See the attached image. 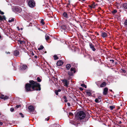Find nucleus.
Instances as JSON below:
<instances>
[{"label":"nucleus","mask_w":127,"mask_h":127,"mask_svg":"<svg viewBox=\"0 0 127 127\" xmlns=\"http://www.w3.org/2000/svg\"><path fill=\"white\" fill-rule=\"evenodd\" d=\"M75 116L76 119L78 120H81L85 117V113L83 111L78 112L76 113H75Z\"/></svg>","instance_id":"nucleus-1"},{"label":"nucleus","mask_w":127,"mask_h":127,"mask_svg":"<svg viewBox=\"0 0 127 127\" xmlns=\"http://www.w3.org/2000/svg\"><path fill=\"white\" fill-rule=\"evenodd\" d=\"M32 80V89L33 91H40L41 90V85L39 83L36 81Z\"/></svg>","instance_id":"nucleus-2"},{"label":"nucleus","mask_w":127,"mask_h":127,"mask_svg":"<svg viewBox=\"0 0 127 127\" xmlns=\"http://www.w3.org/2000/svg\"><path fill=\"white\" fill-rule=\"evenodd\" d=\"M32 80H30L29 81V83H27L26 84L25 86V89L27 92H32L33 91L32 89Z\"/></svg>","instance_id":"nucleus-3"},{"label":"nucleus","mask_w":127,"mask_h":127,"mask_svg":"<svg viewBox=\"0 0 127 127\" xmlns=\"http://www.w3.org/2000/svg\"><path fill=\"white\" fill-rule=\"evenodd\" d=\"M28 3L29 6L31 8H33L35 6V3L33 0H29Z\"/></svg>","instance_id":"nucleus-4"},{"label":"nucleus","mask_w":127,"mask_h":127,"mask_svg":"<svg viewBox=\"0 0 127 127\" xmlns=\"http://www.w3.org/2000/svg\"><path fill=\"white\" fill-rule=\"evenodd\" d=\"M14 10L15 12H16L19 13L21 12L22 11V9L19 6H15L14 8Z\"/></svg>","instance_id":"nucleus-5"},{"label":"nucleus","mask_w":127,"mask_h":127,"mask_svg":"<svg viewBox=\"0 0 127 127\" xmlns=\"http://www.w3.org/2000/svg\"><path fill=\"white\" fill-rule=\"evenodd\" d=\"M89 46L90 48L92 49L93 51H95L96 50V49L95 48V47L93 44L91 43L90 42L89 43Z\"/></svg>","instance_id":"nucleus-6"},{"label":"nucleus","mask_w":127,"mask_h":127,"mask_svg":"<svg viewBox=\"0 0 127 127\" xmlns=\"http://www.w3.org/2000/svg\"><path fill=\"white\" fill-rule=\"evenodd\" d=\"M62 81L63 83L64 84V86L65 87H67L69 83L67 82V80L66 79H64L62 80Z\"/></svg>","instance_id":"nucleus-7"},{"label":"nucleus","mask_w":127,"mask_h":127,"mask_svg":"<svg viewBox=\"0 0 127 127\" xmlns=\"http://www.w3.org/2000/svg\"><path fill=\"white\" fill-rule=\"evenodd\" d=\"M63 64V62L62 60L59 61L57 63V65L58 66H60L62 65Z\"/></svg>","instance_id":"nucleus-8"},{"label":"nucleus","mask_w":127,"mask_h":127,"mask_svg":"<svg viewBox=\"0 0 127 127\" xmlns=\"http://www.w3.org/2000/svg\"><path fill=\"white\" fill-rule=\"evenodd\" d=\"M108 89L107 87H105L103 90V94L104 95H107V92L108 91Z\"/></svg>","instance_id":"nucleus-9"},{"label":"nucleus","mask_w":127,"mask_h":127,"mask_svg":"<svg viewBox=\"0 0 127 127\" xmlns=\"http://www.w3.org/2000/svg\"><path fill=\"white\" fill-rule=\"evenodd\" d=\"M28 109L30 112L33 111L34 110V108L33 106L32 105H30L29 106Z\"/></svg>","instance_id":"nucleus-10"},{"label":"nucleus","mask_w":127,"mask_h":127,"mask_svg":"<svg viewBox=\"0 0 127 127\" xmlns=\"http://www.w3.org/2000/svg\"><path fill=\"white\" fill-rule=\"evenodd\" d=\"M63 16V17L66 19L68 18V15L67 13L66 12H64L62 14Z\"/></svg>","instance_id":"nucleus-11"},{"label":"nucleus","mask_w":127,"mask_h":127,"mask_svg":"<svg viewBox=\"0 0 127 127\" xmlns=\"http://www.w3.org/2000/svg\"><path fill=\"white\" fill-rule=\"evenodd\" d=\"M106 85V83L105 82H103L101 83L100 85V87L102 88L103 87H105Z\"/></svg>","instance_id":"nucleus-12"},{"label":"nucleus","mask_w":127,"mask_h":127,"mask_svg":"<svg viewBox=\"0 0 127 127\" xmlns=\"http://www.w3.org/2000/svg\"><path fill=\"white\" fill-rule=\"evenodd\" d=\"M101 36L103 37L104 38L107 36V34L106 32H104L101 33Z\"/></svg>","instance_id":"nucleus-13"},{"label":"nucleus","mask_w":127,"mask_h":127,"mask_svg":"<svg viewBox=\"0 0 127 127\" xmlns=\"http://www.w3.org/2000/svg\"><path fill=\"white\" fill-rule=\"evenodd\" d=\"M27 68V66L26 65H23L22 67H20L21 70H24Z\"/></svg>","instance_id":"nucleus-14"},{"label":"nucleus","mask_w":127,"mask_h":127,"mask_svg":"<svg viewBox=\"0 0 127 127\" xmlns=\"http://www.w3.org/2000/svg\"><path fill=\"white\" fill-rule=\"evenodd\" d=\"M14 56H17L19 55V52L18 51L16 50L14 51Z\"/></svg>","instance_id":"nucleus-15"},{"label":"nucleus","mask_w":127,"mask_h":127,"mask_svg":"<svg viewBox=\"0 0 127 127\" xmlns=\"http://www.w3.org/2000/svg\"><path fill=\"white\" fill-rule=\"evenodd\" d=\"M101 81H99L96 82L95 83L98 87H100V84H101Z\"/></svg>","instance_id":"nucleus-16"},{"label":"nucleus","mask_w":127,"mask_h":127,"mask_svg":"<svg viewBox=\"0 0 127 127\" xmlns=\"http://www.w3.org/2000/svg\"><path fill=\"white\" fill-rule=\"evenodd\" d=\"M6 20V18L4 16H3V17H2L0 15V22H1L3 20Z\"/></svg>","instance_id":"nucleus-17"},{"label":"nucleus","mask_w":127,"mask_h":127,"mask_svg":"<svg viewBox=\"0 0 127 127\" xmlns=\"http://www.w3.org/2000/svg\"><path fill=\"white\" fill-rule=\"evenodd\" d=\"M61 90L60 89H59L58 90H56L55 91V93L57 95H58V92H60L61 91Z\"/></svg>","instance_id":"nucleus-18"},{"label":"nucleus","mask_w":127,"mask_h":127,"mask_svg":"<svg viewBox=\"0 0 127 127\" xmlns=\"http://www.w3.org/2000/svg\"><path fill=\"white\" fill-rule=\"evenodd\" d=\"M61 28L62 30H65L66 29V27L65 25H63L61 26Z\"/></svg>","instance_id":"nucleus-19"},{"label":"nucleus","mask_w":127,"mask_h":127,"mask_svg":"<svg viewBox=\"0 0 127 127\" xmlns=\"http://www.w3.org/2000/svg\"><path fill=\"white\" fill-rule=\"evenodd\" d=\"M122 6L124 9H127V3H123Z\"/></svg>","instance_id":"nucleus-20"},{"label":"nucleus","mask_w":127,"mask_h":127,"mask_svg":"<svg viewBox=\"0 0 127 127\" xmlns=\"http://www.w3.org/2000/svg\"><path fill=\"white\" fill-rule=\"evenodd\" d=\"M71 67V65L69 64H67L66 65V67L67 70H69Z\"/></svg>","instance_id":"nucleus-21"},{"label":"nucleus","mask_w":127,"mask_h":127,"mask_svg":"<svg viewBox=\"0 0 127 127\" xmlns=\"http://www.w3.org/2000/svg\"><path fill=\"white\" fill-rule=\"evenodd\" d=\"M18 41L19 44H23L25 43V42L24 41H21L20 40H18Z\"/></svg>","instance_id":"nucleus-22"},{"label":"nucleus","mask_w":127,"mask_h":127,"mask_svg":"<svg viewBox=\"0 0 127 127\" xmlns=\"http://www.w3.org/2000/svg\"><path fill=\"white\" fill-rule=\"evenodd\" d=\"M45 38L47 41H48V40H49L50 39V37L48 35L46 34L45 35Z\"/></svg>","instance_id":"nucleus-23"},{"label":"nucleus","mask_w":127,"mask_h":127,"mask_svg":"<svg viewBox=\"0 0 127 127\" xmlns=\"http://www.w3.org/2000/svg\"><path fill=\"white\" fill-rule=\"evenodd\" d=\"M86 93L89 96H91L92 95V93L91 92L86 91Z\"/></svg>","instance_id":"nucleus-24"},{"label":"nucleus","mask_w":127,"mask_h":127,"mask_svg":"<svg viewBox=\"0 0 127 127\" xmlns=\"http://www.w3.org/2000/svg\"><path fill=\"white\" fill-rule=\"evenodd\" d=\"M70 71H73V73H75L76 72V71L75 69V68L71 67L70 69Z\"/></svg>","instance_id":"nucleus-25"},{"label":"nucleus","mask_w":127,"mask_h":127,"mask_svg":"<svg viewBox=\"0 0 127 127\" xmlns=\"http://www.w3.org/2000/svg\"><path fill=\"white\" fill-rule=\"evenodd\" d=\"M68 74L69 76H72L73 75V73L71 71H69L68 72Z\"/></svg>","instance_id":"nucleus-26"},{"label":"nucleus","mask_w":127,"mask_h":127,"mask_svg":"<svg viewBox=\"0 0 127 127\" xmlns=\"http://www.w3.org/2000/svg\"><path fill=\"white\" fill-rule=\"evenodd\" d=\"M36 80L38 82H41L42 80L39 77H38L37 78Z\"/></svg>","instance_id":"nucleus-27"},{"label":"nucleus","mask_w":127,"mask_h":127,"mask_svg":"<svg viewBox=\"0 0 127 127\" xmlns=\"http://www.w3.org/2000/svg\"><path fill=\"white\" fill-rule=\"evenodd\" d=\"M43 46L42 45H41L40 46V47L38 48V49L39 50H40L43 49Z\"/></svg>","instance_id":"nucleus-28"},{"label":"nucleus","mask_w":127,"mask_h":127,"mask_svg":"<svg viewBox=\"0 0 127 127\" xmlns=\"http://www.w3.org/2000/svg\"><path fill=\"white\" fill-rule=\"evenodd\" d=\"M115 108V106H111L109 107V108L111 110H113V109H114Z\"/></svg>","instance_id":"nucleus-29"},{"label":"nucleus","mask_w":127,"mask_h":127,"mask_svg":"<svg viewBox=\"0 0 127 127\" xmlns=\"http://www.w3.org/2000/svg\"><path fill=\"white\" fill-rule=\"evenodd\" d=\"M53 57L55 60H58L59 59V57H58L56 55H54L53 56Z\"/></svg>","instance_id":"nucleus-30"},{"label":"nucleus","mask_w":127,"mask_h":127,"mask_svg":"<svg viewBox=\"0 0 127 127\" xmlns=\"http://www.w3.org/2000/svg\"><path fill=\"white\" fill-rule=\"evenodd\" d=\"M95 102H96V103H99V102H101V100H100V101H99L98 100V99H97V98H96L95 100Z\"/></svg>","instance_id":"nucleus-31"},{"label":"nucleus","mask_w":127,"mask_h":127,"mask_svg":"<svg viewBox=\"0 0 127 127\" xmlns=\"http://www.w3.org/2000/svg\"><path fill=\"white\" fill-rule=\"evenodd\" d=\"M92 7L93 8H94L96 6V5H95V3L94 2H93V4L92 5Z\"/></svg>","instance_id":"nucleus-32"},{"label":"nucleus","mask_w":127,"mask_h":127,"mask_svg":"<svg viewBox=\"0 0 127 127\" xmlns=\"http://www.w3.org/2000/svg\"><path fill=\"white\" fill-rule=\"evenodd\" d=\"M14 19L13 18H12L11 20L9 19V20L8 22L9 23H11L12 22H13L14 21Z\"/></svg>","instance_id":"nucleus-33"},{"label":"nucleus","mask_w":127,"mask_h":127,"mask_svg":"<svg viewBox=\"0 0 127 127\" xmlns=\"http://www.w3.org/2000/svg\"><path fill=\"white\" fill-rule=\"evenodd\" d=\"M117 10L116 9H114L113 10L112 12L113 14H115L117 12Z\"/></svg>","instance_id":"nucleus-34"},{"label":"nucleus","mask_w":127,"mask_h":127,"mask_svg":"<svg viewBox=\"0 0 127 127\" xmlns=\"http://www.w3.org/2000/svg\"><path fill=\"white\" fill-rule=\"evenodd\" d=\"M124 24L125 26H127V19L125 20Z\"/></svg>","instance_id":"nucleus-35"},{"label":"nucleus","mask_w":127,"mask_h":127,"mask_svg":"<svg viewBox=\"0 0 127 127\" xmlns=\"http://www.w3.org/2000/svg\"><path fill=\"white\" fill-rule=\"evenodd\" d=\"M40 23H41L43 25L45 24L44 22V20L43 19H42L41 20Z\"/></svg>","instance_id":"nucleus-36"},{"label":"nucleus","mask_w":127,"mask_h":127,"mask_svg":"<svg viewBox=\"0 0 127 127\" xmlns=\"http://www.w3.org/2000/svg\"><path fill=\"white\" fill-rule=\"evenodd\" d=\"M9 98V97L7 96H4V98L3 99L5 100L6 99H8Z\"/></svg>","instance_id":"nucleus-37"},{"label":"nucleus","mask_w":127,"mask_h":127,"mask_svg":"<svg viewBox=\"0 0 127 127\" xmlns=\"http://www.w3.org/2000/svg\"><path fill=\"white\" fill-rule=\"evenodd\" d=\"M19 115L21 116V117L22 118H24V116L23 115V114L22 113H20Z\"/></svg>","instance_id":"nucleus-38"},{"label":"nucleus","mask_w":127,"mask_h":127,"mask_svg":"<svg viewBox=\"0 0 127 127\" xmlns=\"http://www.w3.org/2000/svg\"><path fill=\"white\" fill-rule=\"evenodd\" d=\"M14 109L13 107H11L10 108V111L11 112H13L14 111Z\"/></svg>","instance_id":"nucleus-39"},{"label":"nucleus","mask_w":127,"mask_h":127,"mask_svg":"<svg viewBox=\"0 0 127 127\" xmlns=\"http://www.w3.org/2000/svg\"><path fill=\"white\" fill-rule=\"evenodd\" d=\"M4 97V95H1V96H0V97L2 99H3Z\"/></svg>","instance_id":"nucleus-40"},{"label":"nucleus","mask_w":127,"mask_h":127,"mask_svg":"<svg viewBox=\"0 0 127 127\" xmlns=\"http://www.w3.org/2000/svg\"><path fill=\"white\" fill-rule=\"evenodd\" d=\"M69 115L70 116H73V114L71 112H70L69 113Z\"/></svg>","instance_id":"nucleus-41"},{"label":"nucleus","mask_w":127,"mask_h":127,"mask_svg":"<svg viewBox=\"0 0 127 127\" xmlns=\"http://www.w3.org/2000/svg\"><path fill=\"white\" fill-rule=\"evenodd\" d=\"M0 14L1 15H3L4 14V13L0 10Z\"/></svg>","instance_id":"nucleus-42"},{"label":"nucleus","mask_w":127,"mask_h":127,"mask_svg":"<svg viewBox=\"0 0 127 127\" xmlns=\"http://www.w3.org/2000/svg\"><path fill=\"white\" fill-rule=\"evenodd\" d=\"M110 61L112 62V63L114 64V60H110Z\"/></svg>","instance_id":"nucleus-43"},{"label":"nucleus","mask_w":127,"mask_h":127,"mask_svg":"<svg viewBox=\"0 0 127 127\" xmlns=\"http://www.w3.org/2000/svg\"><path fill=\"white\" fill-rule=\"evenodd\" d=\"M21 106V105H17L16 106V107L17 108H19V107H20Z\"/></svg>","instance_id":"nucleus-44"},{"label":"nucleus","mask_w":127,"mask_h":127,"mask_svg":"<svg viewBox=\"0 0 127 127\" xmlns=\"http://www.w3.org/2000/svg\"><path fill=\"white\" fill-rule=\"evenodd\" d=\"M101 96H99L98 97V98H97V99H99V100H101Z\"/></svg>","instance_id":"nucleus-45"},{"label":"nucleus","mask_w":127,"mask_h":127,"mask_svg":"<svg viewBox=\"0 0 127 127\" xmlns=\"http://www.w3.org/2000/svg\"><path fill=\"white\" fill-rule=\"evenodd\" d=\"M79 89L81 91H82L83 90V89L82 88V87H80L79 88Z\"/></svg>","instance_id":"nucleus-46"},{"label":"nucleus","mask_w":127,"mask_h":127,"mask_svg":"<svg viewBox=\"0 0 127 127\" xmlns=\"http://www.w3.org/2000/svg\"><path fill=\"white\" fill-rule=\"evenodd\" d=\"M63 98L64 99V100L66 99H67V98H66V96H63Z\"/></svg>","instance_id":"nucleus-47"},{"label":"nucleus","mask_w":127,"mask_h":127,"mask_svg":"<svg viewBox=\"0 0 127 127\" xmlns=\"http://www.w3.org/2000/svg\"><path fill=\"white\" fill-rule=\"evenodd\" d=\"M67 105L69 107L70 106V104L68 102L67 103Z\"/></svg>","instance_id":"nucleus-48"},{"label":"nucleus","mask_w":127,"mask_h":127,"mask_svg":"<svg viewBox=\"0 0 127 127\" xmlns=\"http://www.w3.org/2000/svg\"><path fill=\"white\" fill-rule=\"evenodd\" d=\"M122 71L124 73H126V71L124 69H122Z\"/></svg>","instance_id":"nucleus-49"},{"label":"nucleus","mask_w":127,"mask_h":127,"mask_svg":"<svg viewBox=\"0 0 127 127\" xmlns=\"http://www.w3.org/2000/svg\"><path fill=\"white\" fill-rule=\"evenodd\" d=\"M85 85L84 84H81V86L84 87V86Z\"/></svg>","instance_id":"nucleus-50"},{"label":"nucleus","mask_w":127,"mask_h":127,"mask_svg":"<svg viewBox=\"0 0 127 127\" xmlns=\"http://www.w3.org/2000/svg\"><path fill=\"white\" fill-rule=\"evenodd\" d=\"M71 77L69 76L68 77L67 79H68L69 80L70 79H71Z\"/></svg>","instance_id":"nucleus-51"},{"label":"nucleus","mask_w":127,"mask_h":127,"mask_svg":"<svg viewBox=\"0 0 127 127\" xmlns=\"http://www.w3.org/2000/svg\"><path fill=\"white\" fill-rule=\"evenodd\" d=\"M30 53L32 55V56H34V53L32 51V52H31Z\"/></svg>","instance_id":"nucleus-52"},{"label":"nucleus","mask_w":127,"mask_h":127,"mask_svg":"<svg viewBox=\"0 0 127 127\" xmlns=\"http://www.w3.org/2000/svg\"><path fill=\"white\" fill-rule=\"evenodd\" d=\"M50 119V118L49 117H48V118H47H47H46L45 119V120H47V121H48Z\"/></svg>","instance_id":"nucleus-53"},{"label":"nucleus","mask_w":127,"mask_h":127,"mask_svg":"<svg viewBox=\"0 0 127 127\" xmlns=\"http://www.w3.org/2000/svg\"><path fill=\"white\" fill-rule=\"evenodd\" d=\"M72 64L73 65V66H75L76 67V66H77V64H76L74 63L73 64L72 63Z\"/></svg>","instance_id":"nucleus-54"},{"label":"nucleus","mask_w":127,"mask_h":127,"mask_svg":"<svg viewBox=\"0 0 127 127\" xmlns=\"http://www.w3.org/2000/svg\"><path fill=\"white\" fill-rule=\"evenodd\" d=\"M89 7L90 8H93V7H92V5H89Z\"/></svg>","instance_id":"nucleus-55"},{"label":"nucleus","mask_w":127,"mask_h":127,"mask_svg":"<svg viewBox=\"0 0 127 127\" xmlns=\"http://www.w3.org/2000/svg\"><path fill=\"white\" fill-rule=\"evenodd\" d=\"M122 123V122L121 121H120L118 123L119 124H121Z\"/></svg>","instance_id":"nucleus-56"},{"label":"nucleus","mask_w":127,"mask_h":127,"mask_svg":"<svg viewBox=\"0 0 127 127\" xmlns=\"http://www.w3.org/2000/svg\"><path fill=\"white\" fill-rule=\"evenodd\" d=\"M67 100L66 99L64 100V101L65 102H66L67 101Z\"/></svg>","instance_id":"nucleus-57"},{"label":"nucleus","mask_w":127,"mask_h":127,"mask_svg":"<svg viewBox=\"0 0 127 127\" xmlns=\"http://www.w3.org/2000/svg\"><path fill=\"white\" fill-rule=\"evenodd\" d=\"M109 91H110L113 93H114V92L112 91V90L110 89L109 90Z\"/></svg>","instance_id":"nucleus-58"},{"label":"nucleus","mask_w":127,"mask_h":127,"mask_svg":"<svg viewBox=\"0 0 127 127\" xmlns=\"http://www.w3.org/2000/svg\"><path fill=\"white\" fill-rule=\"evenodd\" d=\"M17 28L18 29V30H20V29L19 28V27L18 26H17Z\"/></svg>","instance_id":"nucleus-59"},{"label":"nucleus","mask_w":127,"mask_h":127,"mask_svg":"<svg viewBox=\"0 0 127 127\" xmlns=\"http://www.w3.org/2000/svg\"><path fill=\"white\" fill-rule=\"evenodd\" d=\"M2 124H3V123H2V122H0V125H1Z\"/></svg>","instance_id":"nucleus-60"},{"label":"nucleus","mask_w":127,"mask_h":127,"mask_svg":"<svg viewBox=\"0 0 127 127\" xmlns=\"http://www.w3.org/2000/svg\"><path fill=\"white\" fill-rule=\"evenodd\" d=\"M73 20L72 18H71L70 19H69V21H72Z\"/></svg>","instance_id":"nucleus-61"},{"label":"nucleus","mask_w":127,"mask_h":127,"mask_svg":"<svg viewBox=\"0 0 127 127\" xmlns=\"http://www.w3.org/2000/svg\"><path fill=\"white\" fill-rule=\"evenodd\" d=\"M34 58H35L36 59H37V56H34Z\"/></svg>","instance_id":"nucleus-62"},{"label":"nucleus","mask_w":127,"mask_h":127,"mask_svg":"<svg viewBox=\"0 0 127 127\" xmlns=\"http://www.w3.org/2000/svg\"><path fill=\"white\" fill-rule=\"evenodd\" d=\"M85 88H86L87 87V86L86 85H85L84 86V87Z\"/></svg>","instance_id":"nucleus-63"},{"label":"nucleus","mask_w":127,"mask_h":127,"mask_svg":"<svg viewBox=\"0 0 127 127\" xmlns=\"http://www.w3.org/2000/svg\"><path fill=\"white\" fill-rule=\"evenodd\" d=\"M6 53L7 54H10V52H8L7 53V52H6Z\"/></svg>","instance_id":"nucleus-64"}]
</instances>
